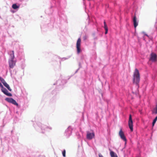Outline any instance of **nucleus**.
Wrapping results in <instances>:
<instances>
[{"label": "nucleus", "mask_w": 157, "mask_h": 157, "mask_svg": "<svg viewBox=\"0 0 157 157\" xmlns=\"http://www.w3.org/2000/svg\"><path fill=\"white\" fill-rule=\"evenodd\" d=\"M110 154L111 157H118L117 154L113 151H110Z\"/></svg>", "instance_id": "nucleus-12"}, {"label": "nucleus", "mask_w": 157, "mask_h": 157, "mask_svg": "<svg viewBox=\"0 0 157 157\" xmlns=\"http://www.w3.org/2000/svg\"><path fill=\"white\" fill-rule=\"evenodd\" d=\"M98 155L99 157H104L101 153L99 154Z\"/></svg>", "instance_id": "nucleus-21"}, {"label": "nucleus", "mask_w": 157, "mask_h": 157, "mask_svg": "<svg viewBox=\"0 0 157 157\" xmlns=\"http://www.w3.org/2000/svg\"><path fill=\"white\" fill-rule=\"evenodd\" d=\"M16 61L12 59H9V67L10 68H13L15 66L16 63Z\"/></svg>", "instance_id": "nucleus-7"}, {"label": "nucleus", "mask_w": 157, "mask_h": 157, "mask_svg": "<svg viewBox=\"0 0 157 157\" xmlns=\"http://www.w3.org/2000/svg\"><path fill=\"white\" fill-rule=\"evenodd\" d=\"M10 58L9 59L13 60L14 58V52L12 51L10 52Z\"/></svg>", "instance_id": "nucleus-10"}, {"label": "nucleus", "mask_w": 157, "mask_h": 157, "mask_svg": "<svg viewBox=\"0 0 157 157\" xmlns=\"http://www.w3.org/2000/svg\"><path fill=\"white\" fill-rule=\"evenodd\" d=\"M104 27L105 29H108L107 25H105Z\"/></svg>", "instance_id": "nucleus-19"}, {"label": "nucleus", "mask_w": 157, "mask_h": 157, "mask_svg": "<svg viewBox=\"0 0 157 157\" xmlns=\"http://www.w3.org/2000/svg\"><path fill=\"white\" fill-rule=\"evenodd\" d=\"M140 81V74L138 70L136 69L134 73L133 76V83L139 87V83Z\"/></svg>", "instance_id": "nucleus-1"}, {"label": "nucleus", "mask_w": 157, "mask_h": 157, "mask_svg": "<svg viewBox=\"0 0 157 157\" xmlns=\"http://www.w3.org/2000/svg\"><path fill=\"white\" fill-rule=\"evenodd\" d=\"M146 36H148L147 34H145Z\"/></svg>", "instance_id": "nucleus-24"}, {"label": "nucleus", "mask_w": 157, "mask_h": 157, "mask_svg": "<svg viewBox=\"0 0 157 157\" xmlns=\"http://www.w3.org/2000/svg\"><path fill=\"white\" fill-rule=\"evenodd\" d=\"M94 133L93 131L91 133L88 131L87 132L86 138L88 140H91L94 137Z\"/></svg>", "instance_id": "nucleus-5"}, {"label": "nucleus", "mask_w": 157, "mask_h": 157, "mask_svg": "<svg viewBox=\"0 0 157 157\" xmlns=\"http://www.w3.org/2000/svg\"><path fill=\"white\" fill-rule=\"evenodd\" d=\"M157 58L156 55L154 53H152L150 55V60L153 62H155L156 61Z\"/></svg>", "instance_id": "nucleus-8"}, {"label": "nucleus", "mask_w": 157, "mask_h": 157, "mask_svg": "<svg viewBox=\"0 0 157 157\" xmlns=\"http://www.w3.org/2000/svg\"><path fill=\"white\" fill-rule=\"evenodd\" d=\"M105 34H106L108 33V29H105Z\"/></svg>", "instance_id": "nucleus-22"}, {"label": "nucleus", "mask_w": 157, "mask_h": 157, "mask_svg": "<svg viewBox=\"0 0 157 157\" xmlns=\"http://www.w3.org/2000/svg\"><path fill=\"white\" fill-rule=\"evenodd\" d=\"M157 120V116L155 117V119L153 120L152 122V126H153L154 125L155 123Z\"/></svg>", "instance_id": "nucleus-16"}, {"label": "nucleus", "mask_w": 157, "mask_h": 157, "mask_svg": "<svg viewBox=\"0 0 157 157\" xmlns=\"http://www.w3.org/2000/svg\"><path fill=\"white\" fill-rule=\"evenodd\" d=\"M133 22L134 23V25L135 28H136L138 25V23L136 22V17L135 16H134L133 18Z\"/></svg>", "instance_id": "nucleus-11"}, {"label": "nucleus", "mask_w": 157, "mask_h": 157, "mask_svg": "<svg viewBox=\"0 0 157 157\" xmlns=\"http://www.w3.org/2000/svg\"><path fill=\"white\" fill-rule=\"evenodd\" d=\"M153 113L157 114V105H156L155 108L154 109V111H152Z\"/></svg>", "instance_id": "nucleus-17"}, {"label": "nucleus", "mask_w": 157, "mask_h": 157, "mask_svg": "<svg viewBox=\"0 0 157 157\" xmlns=\"http://www.w3.org/2000/svg\"><path fill=\"white\" fill-rule=\"evenodd\" d=\"M5 100L8 102L11 103L14 105L17 106L18 104L16 101L12 98H6L5 99Z\"/></svg>", "instance_id": "nucleus-6"}, {"label": "nucleus", "mask_w": 157, "mask_h": 157, "mask_svg": "<svg viewBox=\"0 0 157 157\" xmlns=\"http://www.w3.org/2000/svg\"><path fill=\"white\" fill-rule=\"evenodd\" d=\"M104 25H106V22L105 21H104Z\"/></svg>", "instance_id": "nucleus-23"}, {"label": "nucleus", "mask_w": 157, "mask_h": 157, "mask_svg": "<svg viewBox=\"0 0 157 157\" xmlns=\"http://www.w3.org/2000/svg\"><path fill=\"white\" fill-rule=\"evenodd\" d=\"M81 44V39L79 38L76 43V48L77 49V52L78 54H79L81 51L80 47Z\"/></svg>", "instance_id": "nucleus-2"}, {"label": "nucleus", "mask_w": 157, "mask_h": 157, "mask_svg": "<svg viewBox=\"0 0 157 157\" xmlns=\"http://www.w3.org/2000/svg\"><path fill=\"white\" fill-rule=\"evenodd\" d=\"M2 91L6 95L11 97L12 96L11 94L10 93H9L8 90L5 88H3V89H1Z\"/></svg>", "instance_id": "nucleus-9"}, {"label": "nucleus", "mask_w": 157, "mask_h": 157, "mask_svg": "<svg viewBox=\"0 0 157 157\" xmlns=\"http://www.w3.org/2000/svg\"><path fill=\"white\" fill-rule=\"evenodd\" d=\"M12 7L14 9H18L19 8V6H17L16 4H14L12 5Z\"/></svg>", "instance_id": "nucleus-14"}, {"label": "nucleus", "mask_w": 157, "mask_h": 157, "mask_svg": "<svg viewBox=\"0 0 157 157\" xmlns=\"http://www.w3.org/2000/svg\"><path fill=\"white\" fill-rule=\"evenodd\" d=\"M62 154L63 157H65L66 156V151L65 150H64L62 152Z\"/></svg>", "instance_id": "nucleus-18"}, {"label": "nucleus", "mask_w": 157, "mask_h": 157, "mask_svg": "<svg viewBox=\"0 0 157 157\" xmlns=\"http://www.w3.org/2000/svg\"><path fill=\"white\" fill-rule=\"evenodd\" d=\"M0 86L1 87L2 89H3L4 87L1 84V83L0 82Z\"/></svg>", "instance_id": "nucleus-20"}, {"label": "nucleus", "mask_w": 157, "mask_h": 157, "mask_svg": "<svg viewBox=\"0 0 157 157\" xmlns=\"http://www.w3.org/2000/svg\"><path fill=\"white\" fill-rule=\"evenodd\" d=\"M119 135L121 138L125 142V144H126L127 139L125 137L123 132L122 131V129H121L119 132Z\"/></svg>", "instance_id": "nucleus-3"}, {"label": "nucleus", "mask_w": 157, "mask_h": 157, "mask_svg": "<svg viewBox=\"0 0 157 157\" xmlns=\"http://www.w3.org/2000/svg\"><path fill=\"white\" fill-rule=\"evenodd\" d=\"M0 80L3 84L6 82L4 79L1 77H0Z\"/></svg>", "instance_id": "nucleus-15"}, {"label": "nucleus", "mask_w": 157, "mask_h": 157, "mask_svg": "<svg viewBox=\"0 0 157 157\" xmlns=\"http://www.w3.org/2000/svg\"><path fill=\"white\" fill-rule=\"evenodd\" d=\"M128 124L131 131L132 132L133 131V122L131 115H129Z\"/></svg>", "instance_id": "nucleus-4"}, {"label": "nucleus", "mask_w": 157, "mask_h": 157, "mask_svg": "<svg viewBox=\"0 0 157 157\" xmlns=\"http://www.w3.org/2000/svg\"><path fill=\"white\" fill-rule=\"evenodd\" d=\"M3 85L10 91L12 90L10 88L9 85L7 84L6 82L4 83Z\"/></svg>", "instance_id": "nucleus-13"}]
</instances>
